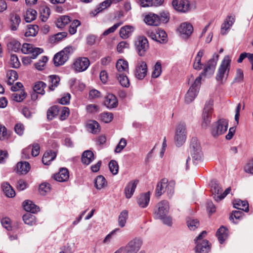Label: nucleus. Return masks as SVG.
Segmentation results:
<instances>
[{
  "label": "nucleus",
  "mask_w": 253,
  "mask_h": 253,
  "mask_svg": "<svg viewBox=\"0 0 253 253\" xmlns=\"http://www.w3.org/2000/svg\"><path fill=\"white\" fill-rule=\"evenodd\" d=\"M117 77L122 86L125 87L129 86V81L126 73L118 74Z\"/></svg>",
  "instance_id": "obj_45"
},
{
  "label": "nucleus",
  "mask_w": 253,
  "mask_h": 253,
  "mask_svg": "<svg viewBox=\"0 0 253 253\" xmlns=\"http://www.w3.org/2000/svg\"><path fill=\"white\" fill-rule=\"evenodd\" d=\"M134 45L137 53L141 56L145 55L149 47L148 40L144 36L138 37L135 42Z\"/></svg>",
  "instance_id": "obj_12"
},
{
  "label": "nucleus",
  "mask_w": 253,
  "mask_h": 253,
  "mask_svg": "<svg viewBox=\"0 0 253 253\" xmlns=\"http://www.w3.org/2000/svg\"><path fill=\"white\" fill-rule=\"evenodd\" d=\"M207 235V232L203 231L195 239L196 246V252L197 253H208L210 250L209 241L204 240L203 238Z\"/></svg>",
  "instance_id": "obj_6"
},
{
  "label": "nucleus",
  "mask_w": 253,
  "mask_h": 253,
  "mask_svg": "<svg viewBox=\"0 0 253 253\" xmlns=\"http://www.w3.org/2000/svg\"><path fill=\"white\" fill-rule=\"evenodd\" d=\"M111 3L112 1L111 0H106L100 3L96 8L90 12V15L92 17L96 16L98 13L108 7Z\"/></svg>",
  "instance_id": "obj_20"
},
{
  "label": "nucleus",
  "mask_w": 253,
  "mask_h": 253,
  "mask_svg": "<svg viewBox=\"0 0 253 253\" xmlns=\"http://www.w3.org/2000/svg\"><path fill=\"white\" fill-rule=\"evenodd\" d=\"M39 31V27L37 25H29L28 29L25 32L26 37H34L37 35Z\"/></svg>",
  "instance_id": "obj_44"
},
{
  "label": "nucleus",
  "mask_w": 253,
  "mask_h": 253,
  "mask_svg": "<svg viewBox=\"0 0 253 253\" xmlns=\"http://www.w3.org/2000/svg\"><path fill=\"white\" fill-rule=\"evenodd\" d=\"M144 22L148 25L157 26L160 24L159 16L152 13H150L145 16Z\"/></svg>",
  "instance_id": "obj_18"
},
{
  "label": "nucleus",
  "mask_w": 253,
  "mask_h": 253,
  "mask_svg": "<svg viewBox=\"0 0 253 253\" xmlns=\"http://www.w3.org/2000/svg\"><path fill=\"white\" fill-rule=\"evenodd\" d=\"M246 172L253 174V160L250 161L244 167Z\"/></svg>",
  "instance_id": "obj_64"
},
{
  "label": "nucleus",
  "mask_w": 253,
  "mask_h": 253,
  "mask_svg": "<svg viewBox=\"0 0 253 253\" xmlns=\"http://www.w3.org/2000/svg\"><path fill=\"white\" fill-rule=\"evenodd\" d=\"M30 169V166L27 162H20L17 164V172L20 174H26Z\"/></svg>",
  "instance_id": "obj_29"
},
{
  "label": "nucleus",
  "mask_w": 253,
  "mask_h": 253,
  "mask_svg": "<svg viewBox=\"0 0 253 253\" xmlns=\"http://www.w3.org/2000/svg\"><path fill=\"white\" fill-rule=\"evenodd\" d=\"M48 82L50 84L49 85L48 88L50 90L52 91L58 85L60 79L56 75H51L48 77Z\"/></svg>",
  "instance_id": "obj_41"
},
{
  "label": "nucleus",
  "mask_w": 253,
  "mask_h": 253,
  "mask_svg": "<svg viewBox=\"0 0 253 253\" xmlns=\"http://www.w3.org/2000/svg\"><path fill=\"white\" fill-rule=\"evenodd\" d=\"M142 244V241L140 238H135L124 247L123 253H137L140 249Z\"/></svg>",
  "instance_id": "obj_10"
},
{
  "label": "nucleus",
  "mask_w": 253,
  "mask_h": 253,
  "mask_svg": "<svg viewBox=\"0 0 253 253\" xmlns=\"http://www.w3.org/2000/svg\"><path fill=\"white\" fill-rule=\"evenodd\" d=\"M116 68L119 74L127 73L128 71V62L123 59H119L116 63Z\"/></svg>",
  "instance_id": "obj_31"
},
{
  "label": "nucleus",
  "mask_w": 253,
  "mask_h": 253,
  "mask_svg": "<svg viewBox=\"0 0 253 253\" xmlns=\"http://www.w3.org/2000/svg\"><path fill=\"white\" fill-rule=\"evenodd\" d=\"M100 119L105 123H110L113 118V114L109 112H104L100 115Z\"/></svg>",
  "instance_id": "obj_55"
},
{
  "label": "nucleus",
  "mask_w": 253,
  "mask_h": 253,
  "mask_svg": "<svg viewBox=\"0 0 253 253\" xmlns=\"http://www.w3.org/2000/svg\"><path fill=\"white\" fill-rule=\"evenodd\" d=\"M20 43L15 40H12L8 43V46L11 47L12 50L14 52L18 51L20 49Z\"/></svg>",
  "instance_id": "obj_60"
},
{
  "label": "nucleus",
  "mask_w": 253,
  "mask_h": 253,
  "mask_svg": "<svg viewBox=\"0 0 253 253\" xmlns=\"http://www.w3.org/2000/svg\"><path fill=\"white\" fill-rule=\"evenodd\" d=\"M46 86V84L42 82H38L36 83L33 89L35 93L43 95L44 94V88Z\"/></svg>",
  "instance_id": "obj_49"
},
{
  "label": "nucleus",
  "mask_w": 253,
  "mask_h": 253,
  "mask_svg": "<svg viewBox=\"0 0 253 253\" xmlns=\"http://www.w3.org/2000/svg\"><path fill=\"white\" fill-rule=\"evenodd\" d=\"M169 202L163 200L158 203L156 206L154 213V217L156 219L162 218L167 215L169 211Z\"/></svg>",
  "instance_id": "obj_9"
},
{
  "label": "nucleus",
  "mask_w": 253,
  "mask_h": 253,
  "mask_svg": "<svg viewBox=\"0 0 253 253\" xmlns=\"http://www.w3.org/2000/svg\"><path fill=\"white\" fill-rule=\"evenodd\" d=\"M24 210L31 213H35L39 211V208L31 201L26 200L23 203Z\"/></svg>",
  "instance_id": "obj_32"
},
{
  "label": "nucleus",
  "mask_w": 253,
  "mask_h": 253,
  "mask_svg": "<svg viewBox=\"0 0 253 253\" xmlns=\"http://www.w3.org/2000/svg\"><path fill=\"white\" fill-rule=\"evenodd\" d=\"M244 74L243 71L240 69H238L236 70V76L234 79V82L235 83H240L243 81Z\"/></svg>",
  "instance_id": "obj_61"
},
{
  "label": "nucleus",
  "mask_w": 253,
  "mask_h": 253,
  "mask_svg": "<svg viewBox=\"0 0 253 253\" xmlns=\"http://www.w3.org/2000/svg\"><path fill=\"white\" fill-rule=\"evenodd\" d=\"M150 201L149 192L140 195L137 199V203L139 206L145 208L148 205Z\"/></svg>",
  "instance_id": "obj_24"
},
{
  "label": "nucleus",
  "mask_w": 253,
  "mask_h": 253,
  "mask_svg": "<svg viewBox=\"0 0 253 253\" xmlns=\"http://www.w3.org/2000/svg\"><path fill=\"white\" fill-rule=\"evenodd\" d=\"M216 236L220 244H222L227 239L228 236V229L223 226H221L216 232Z\"/></svg>",
  "instance_id": "obj_25"
},
{
  "label": "nucleus",
  "mask_w": 253,
  "mask_h": 253,
  "mask_svg": "<svg viewBox=\"0 0 253 253\" xmlns=\"http://www.w3.org/2000/svg\"><path fill=\"white\" fill-rule=\"evenodd\" d=\"M171 4L175 10L181 13L188 12L191 9L189 0H173Z\"/></svg>",
  "instance_id": "obj_14"
},
{
  "label": "nucleus",
  "mask_w": 253,
  "mask_h": 253,
  "mask_svg": "<svg viewBox=\"0 0 253 253\" xmlns=\"http://www.w3.org/2000/svg\"><path fill=\"white\" fill-rule=\"evenodd\" d=\"M218 57V54L214 53L212 57L207 61L204 67L203 71L198 76L201 77V80L203 76L209 78L213 74Z\"/></svg>",
  "instance_id": "obj_4"
},
{
  "label": "nucleus",
  "mask_w": 253,
  "mask_h": 253,
  "mask_svg": "<svg viewBox=\"0 0 253 253\" xmlns=\"http://www.w3.org/2000/svg\"><path fill=\"white\" fill-rule=\"evenodd\" d=\"M10 21L11 22V29L12 31H16L21 23V18L19 15L13 14L11 15Z\"/></svg>",
  "instance_id": "obj_39"
},
{
  "label": "nucleus",
  "mask_w": 253,
  "mask_h": 253,
  "mask_svg": "<svg viewBox=\"0 0 253 253\" xmlns=\"http://www.w3.org/2000/svg\"><path fill=\"white\" fill-rule=\"evenodd\" d=\"M50 190V185L48 183H42L39 186V192L42 195H45L49 193Z\"/></svg>",
  "instance_id": "obj_54"
},
{
  "label": "nucleus",
  "mask_w": 253,
  "mask_h": 253,
  "mask_svg": "<svg viewBox=\"0 0 253 253\" xmlns=\"http://www.w3.org/2000/svg\"><path fill=\"white\" fill-rule=\"evenodd\" d=\"M67 60V56L63 54L61 51L56 53L53 57V62L55 66L63 65Z\"/></svg>",
  "instance_id": "obj_27"
},
{
  "label": "nucleus",
  "mask_w": 253,
  "mask_h": 253,
  "mask_svg": "<svg viewBox=\"0 0 253 253\" xmlns=\"http://www.w3.org/2000/svg\"><path fill=\"white\" fill-rule=\"evenodd\" d=\"M187 138L186 125L184 123L180 122L176 126L174 141L177 147L181 146Z\"/></svg>",
  "instance_id": "obj_3"
},
{
  "label": "nucleus",
  "mask_w": 253,
  "mask_h": 253,
  "mask_svg": "<svg viewBox=\"0 0 253 253\" xmlns=\"http://www.w3.org/2000/svg\"><path fill=\"white\" fill-rule=\"evenodd\" d=\"M109 168L111 172L113 175H116L118 173L119 166L116 161H111L109 164Z\"/></svg>",
  "instance_id": "obj_56"
},
{
  "label": "nucleus",
  "mask_w": 253,
  "mask_h": 253,
  "mask_svg": "<svg viewBox=\"0 0 253 253\" xmlns=\"http://www.w3.org/2000/svg\"><path fill=\"white\" fill-rule=\"evenodd\" d=\"M26 93L22 90L19 92H15L12 93L11 97L13 100L17 102H20L26 98Z\"/></svg>",
  "instance_id": "obj_47"
},
{
  "label": "nucleus",
  "mask_w": 253,
  "mask_h": 253,
  "mask_svg": "<svg viewBox=\"0 0 253 253\" xmlns=\"http://www.w3.org/2000/svg\"><path fill=\"white\" fill-rule=\"evenodd\" d=\"M138 182V181L137 180L131 181L126 186L125 188V193L126 197L127 199H129L132 197L135 190Z\"/></svg>",
  "instance_id": "obj_19"
},
{
  "label": "nucleus",
  "mask_w": 253,
  "mask_h": 253,
  "mask_svg": "<svg viewBox=\"0 0 253 253\" xmlns=\"http://www.w3.org/2000/svg\"><path fill=\"white\" fill-rule=\"evenodd\" d=\"M213 101L211 99L207 101L205 105L203 115L202 127L203 128H207L211 124V114L213 112Z\"/></svg>",
  "instance_id": "obj_5"
},
{
  "label": "nucleus",
  "mask_w": 253,
  "mask_h": 253,
  "mask_svg": "<svg viewBox=\"0 0 253 253\" xmlns=\"http://www.w3.org/2000/svg\"><path fill=\"white\" fill-rule=\"evenodd\" d=\"M67 36V33L66 32H60L52 36L50 38V40L53 43L58 42L66 37Z\"/></svg>",
  "instance_id": "obj_53"
},
{
  "label": "nucleus",
  "mask_w": 253,
  "mask_h": 253,
  "mask_svg": "<svg viewBox=\"0 0 253 253\" xmlns=\"http://www.w3.org/2000/svg\"><path fill=\"white\" fill-rule=\"evenodd\" d=\"M189 149L193 163L196 165L202 160L203 157L201 144L196 137L191 138Z\"/></svg>",
  "instance_id": "obj_2"
},
{
  "label": "nucleus",
  "mask_w": 253,
  "mask_h": 253,
  "mask_svg": "<svg viewBox=\"0 0 253 253\" xmlns=\"http://www.w3.org/2000/svg\"><path fill=\"white\" fill-rule=\"evenodd\" d=\"M128 218V211L126 210L123 211L119 215L118 224L121 227L125 226L126 219Z\"/></svg>",
  "instance_id": "obj_46"
},
{
  "label": "nucleus",
  "mask_w": 253,
  "mask_h": 253,
  "mask_svg": "<svg viewBox=\"0 0 253 253\" xmlns=\"http://www.w3.org/2000/svg\"><path fill=\"white\" fill-rule=\"evenodd\" d=\"M187 224L190 230H195L199 225V221L197 219L188 218L187 219Z\"/></svg>",
  "instance_id": "obj_52"
},
{
  "label": "nucleus",
  "mask_w": 253,
  "mask_h": 253,
  "mask_svg": "<svg viewBox=\"0 0 253 253\" xmlns=\"http://www.w3.org/2000/svg\"><path fill=\"white\" fill-rule=\"evenodd\" d=\"M118 104L116 97L112 94H108L105 97L104 105L109 109L116 108Z\"/></svg>",
  "instance_id": "obj_21"
},
{
  "label": "nucleus",
  "mask_w": 253,
  "mask_h": 253,
  "mask_svg": "<svg viewBox=\"0 0 253 253\" xmlns=\"http://www.w3.org/2000/svg\"><path fill=\"white\" fill-rule=\"evenodd\" d=\"M177 32L181 38L187 39L193 33V27L190 23L183 22L177 28Z\"/></svg>",
  "instance_id": "obj_15"
},
{
  "label": "nucleus",
  "mask_w": 253,
  "mask_h": 253,
  "mask_svg": "<svg viewBox=\"0 0 253 253\" xmlns=\"http://www.w3.org/2000/svg\"><path fill=\"white\" fill-rule=\"evenodd\" d=\"M24 54H30L32 55L33 59L37 58L38 55L43 52V49L39 47H35L32 44L25 43L21 49Z\"/></svg>",
  "instance_id": "obj_16"
},
{
  "label": "nucleus",
  "mask_w": 253,
  "mask_h": 253,
  "mask_svg": "<svg viewBox=\"0 0 253 253\" xmlns=\"http://www.w3.org/2000/svg\"><path fill=\"white\" fill-rule=\"evenodd\" d=\"M157 40L156 41L160 43H165L167 42V34L163 30L158 29L157 30Z\"/></svg>",
  "instance_id": "obj_50"
},
{
  "label": "nucleus",
  "mask_w": 253,
  "mask_h": 253,
  "mask_svg": "<svg viewBox=\"0 0 253 253\" xmlns=\"http://www.w3.org/2000/svg\"><path fill=\"white\" fill-rule=\"evenodd\" d=\"M90 65V61L87 57L77 58L72 66L76 73H80L86 71Z\"/></svg>",
  "instance_id": "obj_11"
},
{
  "label": "nucleus",
  "mask_w": 253,
  "mask_h": 253,
  "mask_svg": "<svg viewBox=\"0 0 253 253\" xmlns=\"http://www.w3.org/2000/svg\"><path fill=\"white\" fill-rule=\"evenodd\" d=\"M24 223L27 225L33 226L36 224L37 221L35 215L31 213H27L23 216Z\"/></svg>",
  "instance_id": "obj_42"
},
{
  "label": "nucleus",
  "mask_w": 253,
  "mask_h": 253,
  "mask_svg": "<svg viewBox=\"0 0 253 253\" xmlns=\"http://www.w3.org/2000/svg\"><path fill=\"white\" fill-rule=\"evenodd\" d=\"M204 54V50L201 49L199 51L195 58L193 66L194 69L197 71H200L203 68V64L201 62V59Z\"/></svg>",
  "instance_id": "obj_26"
},
{
  "label": "nucleus",
  "mask_w": 253,
  "mask_h": 253,
  "mask_svg": "<svg viewBox=\"0 0 253 253\" xmlns=\"http://www.w3.org/2000/svg\"><path fill=\"white\" fill-rule=\"evenodd\" d=\"M128 47L129 44L125 41H122L118 44L117 49L119 53H122L125 48H128Z\"/></svg>",
  "instance_id": "obj_62"
},
{
  "label": "nucleus",
  "mask_w": 253,
  "mask_h": 253,
  "mask_svg": "<svg viewBox=\"0 0 253 253\" xmlns=\"http://www.w3.org/2000/svg\"><path fill=\"white\" fill-rule=\"evenodd\" d=\"M11 64L15 68L19 67L20 63L17 56L15 54H12L10 56Z\"/></svg>",
  "instance_id": "obj_63"
},
{
  "label": "nucleus",
  "mask_w": 253,
  "mask_h": 253,
  "mask_svg": "<svg viewBox=\"0 0 253 253\" xmlns=\"http://www.w3.org/2000/svg\"><path fill=\"white\" fill-rule=\"evenodd\" d=\"M135 30V27L131 25H126L122 27L120 30V37L126 39L131 35Z\"/></svg>",
  "instance_id": "obj_22"
},
{
  "label": "nucleus",
  "mask_w": 253,
  "mask_h": 253,
  "mask_svg": "<svg viewBox=\"0 0 253 253\" xmlns=\"http://www.w3.org/2000/svg\"><path fill=\"white\" fill-rule=\"evenodd\" d=\"M87 128L88 131L96 133L100 131V128L99 124L95 121H90L87 124Z\"/></svg>",
  "instance_id": "obj_40"
},
{
  "label": "nucleus",
  "mask_w": 253,
  "mask_h": 253,
  "mask_svg": "<svg viewBox=\"0 0 253 253\" xmlns=\"http://www.w3.org/2000/svg\"><path fill=\"white\" fill-rule=\"evenodd\" d=\"M168 186V180L166 178L162 179L158 182L156 188V194L157 196H160L167 191Z\"/></svg>",
  "instance_id": "obj_28"
},
{
  "label": "nucleus",
  "mask_w": 253,
  "mask_h": 253,
  "mask_svg": "<svg viewBox=\"0 0 253 253\" xmlns=\"http://www.w3.org/2000/svg\"><path fill=\"white\" fill-rule=\"evenodd\" d=\"M211 191L212 192V195L214 196H217L218 195H220L221 194L222 192V189L221 187L218 183V182L215 180H212L211 182Z\"/></svg>",
  "instance_id": "obj_33"
},
{
  "label": "nucleus",
  "mask_w": 253,
  "mask_h": 253,
  "mask_svg": "<svg viewBox=\"0 0 253 253\" xmlns=\"http://www.w3.org/2000/svg\"><path fill=\"white\" fill-rule=\"evenodd\" d=\"M235 21V16L234 15H228L221 26V34L226 35L229 32Z\"/></svg>",
  "instance_id": "obj_17"
},
{
  "label": "nucleus",
  "mask_w": 253,
  "mask_h": 253,
  "mask_svg": "<svg viewBox=\"0 0 253 253\" xmlns=\"http://www.w3.org/2000/svg\"><path fill=\"white\" fill-rule=\"evenodd\" d=\"M126 145V140L125 138H121L119 143L115 149V152L119 153L122 152Z\"/></svg>",
  "instance_id": "obj_57"
},
{
  "label": "nucleus",
  "mask_w": 253,
  "mask_h": 253,
  "mask_svg": "<svg viewBox=\"0 0 253 253\" xmlns=\"http://www.w3.org/2000/svg\"><path fill=\"white\" fill-rule=\"evenodd\" d=\"M231 59L229 55H226L221 61L216 75L217 82L223 84L227 81L231 68Z\"/></svg>",
  "instance_id": "obj_1"
},
{
  "label": "nucleus",
  "mask_w": 253,
  "mask_h": 253,
  "mask_svg": "<svg viewBox=\"0 0 253 253\" xmlns=\"http://www.w3.org/2000/svg\"><path fill=\"white\" fill-rule=\"evenodd\" d=\"M162 73V65L160 61H158L153 67L152 77L153 78L159 77Z\"/></svg>",
  "instance_id": "obj_51"
},
{
  "label": "nucleus",
  "mask_w": 253,
  "mask_h": 253,
  "mask_svg": "<svg viewBox=\"0 0 253 253\" xmlns=\"http://www.w3.org/2000/svg\"><path fill=\"white\" fill-rule=\"evenodd\" d=\"M107 181L102 175L98 176L95 180V187L98 190H101L107 186Z\"/></svg>",
  "instance_id": "obj_43"
},
{
  "label": "nucleus",
  "mask_w": 253,
  "mask_h": 253,
  "mask_svg": "<svg viewBox=\"0 0 253 253\" xmlns=\"http://www.w3.org/2000/svg\"><path fill=\"white\" fill-rule=\"evenodd\" d=\"M244 213L243 212V211H233L232 212V214L230 217V220H233V222L234 223H237V222H236L234 220V218H235L236 219H240V218L242 217Z\"/></svg>",
  "instance_id": "obj_59"
},
{
  "label": "nucleus",
  "mask_w": 253,
  "mask_h": 253,
  "mask_svg": "<svg viewBox=\"0 0 253 253\" xmlns=\"http://www.w3.org/2000/svg\"><path fill=\"white\" fill-rule=\"evenodd\" d=\"M201 85V77H198L190 87L185 96V101L187 103L192 102L197 96Z\"/></svg>",
  "instance_id": "obj_8"
},
{
  "label": "nucleus",
  "mask_w": 253,
  "mask_h": 253,
  "mask_svg": "<svg viewBox=\"0 0 253 253\" xmlns=\"http://www.w3.org/2000/svg\"><path fill=\"white\" fill-rule=\"evenodd\" d=\"M233 207L238 210H240L246 212H248L249 204L246 201H242L240 199L235 200L233 202Z\"/></svg>",
  "instance_id": "obj_30"
},
{
  "label": "nucleus",
  "mask_w": 253,
  "mask_h": 253,
  "mask_svg": "<svg viewBox=\"0 0 253 253\" xmlns=\"http://www.w3.org/2000/svg\"><path fill=\"white\" fill-rule=\"evenodd\" d=\"M37 15L36 10L33 9H28L27 10L25 14H24V17L25 21L30 23L36 19Z\"/></svg>",
  "instance_id": "obj_38"
},
{
  "label": "nucleus",
  "mask_w": 253,
  "mask_h": 253,
  "mask_svg": "<svg viewBox=\"0 0 253 253\" xmlns=\"http://www.w3.org/2000/svg\"><path fill=\"white\" fill-rule=\"evenodd\" d=\"M69 171L66 168L61 169L60 171L54 176L55 180L59 182L66 181L69 179Z\"/></svg>",
  "instance_id": "obj_23"
},
{
  "label": "nucleus",
  "mask_w": 253,
  "mask_h": 253,
  "mask_svg": "<svg viewBox=\"0 0 253 253\" xmlns=\"http://www.w3.org/2000/svg\"><path fill=\"white\" fill-rule=\"evenodd\" d=\"M94 154L90 150L85 151L82 157V162L86 165H89L94 160Z\"/></svg>",
  "instance_id": "obj_35"
},
{
  "label": "nucleus",
  "mask_w": 253,
  "mask_h": 253,
  "mask_svg": "<svg viewBox=\"0 0 253 253\" xmlns=\"http://www.w3.org/2000/svg\"><path fill=\"white\" fill-rule=\"evenodd\" d=\"M2 189L5 195L9 198H12L15 196V192L13 188L7 182L1 184Z\"/></svg>",
  "instance_id": "obj_36"
},
{
  "label": "nucleus",
  "mask_w": 253,
  "mask_h": 253,
  "mask_svg": "<svg viewBox=\"0 0 253 253\" xmlns=\"http://www.w3.org/2000/svg\"><path fill=\"white\" fill-rule=\"evenodd\" d=\"M228 122L227 120L221 119L214 123L211 126V132L213 137H217L223 133L227 129Z\"/></svg>",
  "instance_id": "obj_7"
},
{
  "label": "nucleus",
  "mask_w": 253,
  "mask_h": 253,
  "mask_svg": "<svg viewBox=\"0 0 253 253\" xmlns=\"http://www.w3.org/2000/svg\"><path fill=\"white\" fill-rule=\"evenodd\" d=\"M70 21L71 19L69 16L67 15H62L57 19L56 25L58 28L62 29L66 25L69 24Z\"/></svg>",
  "instance_id": "obj_37"
},
{
  "label": "nucleus",
  "mask_w": 253,
  "mask_h": 253,
  "mask_svg": "<svg viewBox=\"0 0 253 253\" xmlns=\"http://www.w3.org/2000/svg\"><path fill=\"white\" fill-rule=\"evenodd\" d=\"M123 22L122 21H120L117 23H115L113 26L105 30L103 32V35L104 36H107L110 33L114 32L119 27L123 24Z\"/></svg>",
  "instance_id": "obj_58"
},
{
  "label": "nucleus",
  "mask_w": 253,
  "mask_h": 253,
  "mask_svg": "<svg viewBox=\"0 0 253 253\" xmlns=\"http://www.w3.org/2000/svg\"><path fill=\"white\" fill-rule=\"evenodd\" d=\"M56 157V154L54 152L51 151L46 152L42 158V162L45 165H49Z\"/></svg>",
  "instance_id": "obj_34"
},
{
  "label": "nucleus",
  "mask_w": 253,
  "mask_h": 253,
  "mask_svg": "<svg viewBox=\"0 0 253 253\" xmlns=\"http://www.w3.org/2000/svg\"><path fill=\"white\" fill-rule=\"evenodd\" d=\"M40 13V19L42 22H45L50 15V10L47 7H42L41 8Z\"/></svg>",
  "instance_id": "obj_48"
},
{
  "label": "nucleus",
  "mask_w": 253,
  "mask_h": 253,
  "mask_svg": "<svg viewBox=\"0 0 253 253\" xmlns=\"http://www.w3.org/2000/svg\"><path fill=\"white\" fill-rule=\"evenodd\" d=\"M148 67L146 63L142 60L137 62L134 71V76L139 80H143L147 75Z\"/></svg>",
  "instance_id": "obj_13"
}]
</instances>
